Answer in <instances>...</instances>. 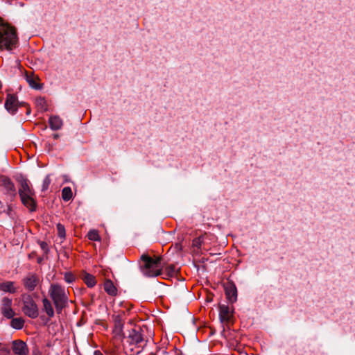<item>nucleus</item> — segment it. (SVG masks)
Here are the masks:
<instances>
[{"instance_id": "nucleus-7", "label": "nucleus", "mask_w": 355, "mask_h": 355, "mask_svg": "<svg viewBox=\"0 0 355 355\" xmlns=\"http://www.w3.org/2000/svg\"><path fill=\"white\" fill-rule=\"evenodd\" d=\"M12 350L15 355H28V347L21 340H15L12 342Z\"/></svg>"}, {"instance_id": "nucleus-24", "label": "nucleus", "mask_w": 355, "mask_h": 355, "mask_svg": "<svg viewBox=\"0 0 355 355\" xmlns=\"http://www.w3.org/2000/svg\"><path fill=\"white\" fill-rule=\"evenodd\" d=\"M56 227H57V231H58V235L61 239H64L65 236H66V233H65V228H64V225H62L60 223H58Z\"/></svg>"}, {"instance_id": "nucleus-28", "label": "nucleus", "mask_w": 355, "mask_h": 355, "mask_svg": "<svg viewBox=\"0 0 355 355\" xmlns=\"http://www.w3.org/2000/svg\"><path fill=\"white\" fill-rule=\"evenodd\" d=\"M40 245L44 252H48V250H49L48 245L46 242H44V241L40 242Z\"/></svg>"}, {"instance_id": "nucleus-12", "label": "nucleus", "mask_w": 355, "mask_h": 355, "mask_svg": "<svg viewBox=\"0 0 355 355\" xmlns=\"http://www.w3.org/2000/svg\"><path fill=\"white\" fill-rule=\"evenodd\" d=\"M219 317L223 322H228L232 317V311L228 306L222 304L219 307Z\"/></svg>"}, {"instance_id": "nucleus-20", "label": "nucleus", "mask_w": 355, "mask_h": 355, "mask_svg": "<svg viewBox=\"0 0 355 355\" xmlns=\"http://www.w3.org/2000/svg\"><path fill=\"white\" fill-rule=\"evenodd\" d=\"M42 302H43L44 309L46 313L47 314V315L49 317H53L54 315V311H53V309L51 302L48 299L44 298V299H43Z\"/></svg>"}, {"instance_id": "nucleus-19", "label": "nucleus", "mask_w": 355, "mask_h": 355, "mask_svg": "<svg viewBox=\"0 0 355 355\" xmlns=\"http://www.w3.org/2000/svg\"><path fill=\"white\" fill-rule=\"evenodd\" d=\"M26 79L29 85L34 89H40V86L37 83V78H35L33 74L26 73Z\"/></svg>"}, {"instance_id": "nucleus-3", "label": "nucleus", "mask_w": 355, "mask_h": 355, "mask_svg": "<svg viewBox=\"0 0 355 355\" xmlns=\"http://www.w3.org/2000/svg\"><path fill=\"white\" fill-rule=\"evenodd\" d=\"M142 265L141 266L143 273L148 277H157L161 275L162 266L159 257L152 258L147 254L141 257Z\"/></svg>"}, {"instance_id": "nucleus-11", "label": "nucleus", "mask_w": 355, "mask_h": 355, "mask_svg": "<svg viewBox=\"0 0 355 355\" xmlns=\"http://www.w3.org/2000/svg\"><path fill=\"white\" fill-rule=\"evenodd\" d=\"M19 197H25L28 195H35V191L30 187L28 180L24 179L20 182V187L19 189Z\"/></svg>"}, {"instance_id": "nucleus-22", "label": "nucleus", "mask_w": 355, "mask_h": 355, "mask_svg": "<svg viewBox=\"0 0 355 355\" xmlns=\"http://www.w3.org/2000/svg\"><path fill=\"white\" fill-rule=\"evenodd\" d=\"M24 324V320L21 318H13L11 321V326L16 329H21Z\"/></svg>"}, {"instance_id": "nucleus-31", "label": "nucleus", "mask_w": 355, "mask_h": 355, "mask_svg": "<svg viewBox=\"0 0 355 355\" xmlns=\"http://www.w3.org/2000/svg\"><path fill=\"white\" fill-rule=\"evenodd\" d=\"M38 103L42 104V103H44V98H40L37 100Z\"/></svg>"}, {"instance_id": "nucleus-13", "label": "nucleus", "mask_w": 355, "mask_h": 355, "mask_svg": "<svg viewBox=\"0 0 355 355\" xmlns=\"http://www.w3.org/2000/svg\"><path fill=\"white\" fill-rule=\"evenodd\" d=\"M35 195H28L24 197H20L22 204L26 207L31 211L36 209V201L34 198Z\"/></svg>"}, {"instance_id": "nucleus-30", "label": "nucleus", "mask_w": 355, "mask_h": 355, "mask_svg": "<svg viewBox=\"0 0 355 355\" xmlns=\"http://www.w3.org/2000/svg\"><path fill=\"white\" fill-rule=\"evenodd\" d=\"M94 355H103V353L99 350H95L94 352Z\"/></svg>"}, {"instance_id": "nucleus-18", "label": "nucleus", "mask_w": 355, "mask_h": 355, "mask_svg": "<svg viewBox=\"0 0 355 355\" xmlns=\"http://www.w3.org/2000/svg\"><path fill=\"white\" fill-rule=\"evenodd\" d=\"M0 290L10 293H15L16 292V288H15L14 282H6L1 283Z\"/></svg>"}, {"instance_id": "nucleus-15", "label": "nucleus", "mask_w": 355, "mask_h": 355, "mask_svg": "<svg viewBox=\"0 0 355 355\" xmlns=\"http://www.w3.org/2000/svg\"><path fill=\"white\" fill-rule=\"evenodd\" d=\"M80 277L89 288H92L96 284V277L87 272H83Z\"/></svg>"}, {"instance_id": "nucleus-17", "label": "nucleus", "mask_w": 355, "mask_h": 355, "mask_svg": "<svg viewBox=\"0 0 355 355\" xmlns=\"http://www.w3.org/2000/svg\"><path fill=\"white\" fill-rule=\"evenodd\" d=\"M225 293L230 302H234L236 300L237 290L234 284H231L226 287Z\"/></svg>"}, {"instance_id": "nucleus-10", "label": "nucleus", "mask_w": 355, "mask_h": 355, "mask_svg": "<svg viewBox=\"0 0 355 355\" xmlns=\"http://www.w3.org/2000/svg\"><path fill=\"white\" fill-rule=\"evenodd\" d=\"M6 109L11 114H14L18 107V101L13 94H8L5 103Z\"/></svg>"}, {"instance_id": "nucleus-1", "label": "nucleus", "mask_w": 355, "mask_h": 355, "mask_svg": "<svg viewBox=\"0 0 355 355\" xmlns=\"http://www.w3.org/2000/svg\"><path fill=\"white\" fill-rule=\"evenodd\" d=\"M16 29L0 18V50L12 51L18 46Z\"/></svg>"}, {"instance_id": "nucleus-27", "label": "nucleus", "mask_w": 355, "mask_h": 355, "mask_svg": "<svg viewBox=\"0 0 355 355\" xmlns=\"http://www.w3.org/2000/svg\"><path fill=\"white\" fill-rule=\"evenodd\" d=\"M75 279V276L71 272H66L64 274V280L69 284L73 282Z\"/></svg>"}, {"instance_id": "nucleus-29", "label": "nucleus", "mask_w": 355, "mask_h": 355, "mask_svg": "<svg viewBox=\"0 0 355 355\" xmlns=\"http://www.w3.org/2000/svg\"><path fill=\"white\" fill-rule=\"evenodd\" d=\"M193 245L197 248H200L201 245V239L196 238L193 241Z\"/></svg>"}, {"instance_id": "nucleus-4", "label": "nucleus", "mask_w": 355, "mask_h": 355, "mask_svg": "<svg viewBox=\"0 0 355 355\" xmlns=\"http://www.w3.org/2000/svg\"><path fill=\"white\" fill-rule=\"evenodd\" d=\"M49 293L58 311H61L66 306L68 296L64 287L57 284H51Z\"/></svg>"}, {"instance_id": "nucleus-16", "label": "nucleus", "mask_w": 355, "mask_h": 355, "mask_svg": "<svg viewBox=\"0 0 355 355\" xmlns=\"http://www.w3.org/2000/svg\"><path fill=\"white\" fill-rule=\"evenodd\" d=\"M49 126L53 130H58L62 128L63 125L62 120L58 116H52L49 120Z\"/></svg>"}, {"instance_id": "nucleus-23", "label": "nucleus", "mask_w": 355, "mask_h": 355, "mask_svg": "<svg viewBox=\"0 0 355 355\" xmlns=\"http://www.w3.org/2000/svg\"><path fill=\"white\" fill-rule=\"evenodd\" d=\"M87 237L91 241H100L101 238L98 232L95 230H90L87 234Z\"/></svg>"}, {"instance_id": "nucleus-6", "label": "nucleus", "mask_w": 355, "mask_h": 355, "mask_svg": "<svg viewBox=\"0 0 355 355\" xmlns=\"http://www.w3.org/2000/svg\"><path fill=\"white\" fill-rule=\"evenodd\" d=\"M21 301L23 303L21 308L23 313L32 319L37 318L39 315L37 305L31 295L28 294L22 295Z\"/></svg>"}, {"instance_id": "nucleus-32", "label": "nucleus", "mask_w": 355, "mask_h": 355, "mask_svg": "<svg viewBox=\"0 0 355 355\" xmlns=\"http://www.w3.org/2000/svg\"><path fill=\"white\" fill-rule=\"evenodd\" d=\"M53 137L54 139H57L59 137V135L58 134H54Z\"/></svg>"}, {"instance_id": "nucleus-14", "label": "nucleus", "mask_w": 355, "mask_h": 355, "mask_svg": "<svg viewBox=\"0 0 355 355\" xmlns=\"http://www.w3.org/2000/svg\"><path fill=\"white\" fill-rule=\"evenodd\" d=\"M103 288L110 296L115 297L118 295V289L110 279H105L103 284Z\"/></svg>"}, {"instance_id": "nucleus-21", "label": "nucleus", "mask_w": 355, "mask_h": 355, "mask_svg": "<svg viewBox=\"0 0 355 355\" xmlns=\"http://www.w3.org/2000/svg\"><path fill=\"white\" fill-rule=\"evenodd\" d=\"M62 197L64 201H69L72 198V191L69 187H64L62 191Z\"/></svg>"}, {"instance_id": "nucleus-5", "label": "nucleus", "mask_w": 355, "mask_h": 355, "mask_svg": "<svg viewBox=\"0 0 355 355\" xmlns=\"http://www.w3.org/2000/svg\"><path fill=\"white\" fill-rule=\"evenodd\" d=\"M0 191L6 196L8 200L13 201L17 196V190L12 180L6 175H0Z\"/></svg>"}, {"instance_id": "nucleus-25", "label": "nucleus", "mask_w": 355, "mask_h": 355, "mask_svg": "<svg viewBox=\"0 0 355 355\" xmlns=\"http://www.w3.org/2000/svg\"><path fill=\"white\" fill-rule=\"evenodd\" d=\"M166 270L167 271V273L170 277L175 276L178 272V270H177L176 267L173 265L167 266L166 268Z\"/></svg>"}, {"instance_id": "nucleus-9", "label": "nucleus", "mask_w": 355, "mask_h": 355, "mask_svg": "<svg viewBox=\"0 0 355 355\" xmlns=\"http://www.w3.org/2000/svg\"><path fill=\"white\" fill-rule=\"evenodd\" d=\"M40 282L39 277L35 274H28L24 279V285L29 291H33Z\"/></svg>"}, {"instance_id": "nucleus-2", "label": "nucleus", "mask_w": 355, "mask_h": 355, "mask_svg": "<svg viewBox=\"0 0 355 355\" xmlns=\"http://www.w3.org/2000/svg\"><path fill=\"white\" fill-rule=\"evenodd\" d=\"M144 342V338L140 331L132 329L124 343L125 354L127 355H138L142 351Z\"/></svg>"}, {"instance_id": "nucleus-8", "label": "nucleus", "mask_w": 355, "mask_h": 355, "mask_svg": "<svg viewBox=\"0 0 355 355\" xmlns=\"http://www.w3.org/2000/svg\"><path fill=\"white\" fill-rule=\"evenodd\" d=\"M12 300L8 297H3L1 302V313L6 318L10 319L15 315V312L12 309Z\"/></svg>"}, {"instance_id": "nucleus-26", "label": "nucleus", "mask_w": 355, "mask_h": 355, "mask_svg": "<svg viewBox=\"0 0 355 355\" xmlns=\"http://www.w3.org/2000/svg\"><path fill=\"white\" fill-rule=\"evenodd\" d=\"M51 178H50V176L49 175H47L45 177V178L43 180V183H42V191H46L48 189L50 184H51Z\"/></svg>"}]
</instances>
